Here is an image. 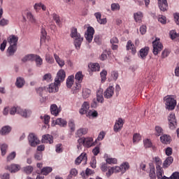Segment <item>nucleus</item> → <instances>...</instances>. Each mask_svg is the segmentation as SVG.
Wrapping results in <instances>:
<instances>
[{"label": "nucleus", "instance_id": "1", "mask_svg": "<svg viewBox=\"0 0 179 179\" xmlns=\"http://www.w3.org/2000/svg\"><path fill=\"white\" fill-rule=\"evenodd\" d=\"M70 36L74 40V45L76 48L79 50L80 45H82L83 38L80 36V34L78 33V29L76 28H71Z\"/></svg>", "mask_w": 179, "mask_h": 179}, {"label": "nucleus", "instance_id": "2", "mask_svg": "<svg viewBox=\"0 0 179 179\" xmlns=\"http://www.w3.org/2000/svg\"><path fill=\"white\" fill-rule=\"evenodd\" d=\"M165 105L166 110H174L176 108V106H177V101L171 97L170 96H166L164 98Z\"/></svg>", "mask_w": 179, "mask_h": 179}, {"label": "nucleus", "instance_id": "3", "mask_svg": "<svg viewBox=\"0 0 179 179\" xmlns=\"http://www.w3.org/2000/svg\"><path fill=\"white\" fill-rule=\"evenodd\" d=\"M28 142L29 145H30L32 148H36L37 145L40 144V140L37 136L34 133H30L28 136Z\"/></svg>", "mask_w": 179, "mask_h": 179}, {"label": "nucleus", "instance_id": "4", "mask_svg": "<svg viewBox=\"0 0 179 179\" xmlns=\"http://www.w3.org/2000/svg\"><path fill=\"white\" fill-rule=\"evenodd\" d=\"M160 39L156 38L155 41L152 42L153 50L152 52L154 55H157L162 50H163V45L160 43Z\"/></svg>", "mask_w": 179, "mask_h": 179}, {"label": "nucleus", "instance_id": "5", "mask_svg": "<svg viewBox=\"0 0 179 179\" xmlns=\"http://www.w3.org/2000/svg\"><path fill=\"white\" fill-rule=\"evenodd\" d=\"M66 77V73H65V71L61 69L57 72V76L55 78V82H56L57 85H61L62 82H64L65 80Z\"/></svg>", "mask_w": 179, "mask_h": 179}, {"label": "nucleus", "instance_id": "6", "mask_svg": "<svg viewBox=\"0 0 179 179\" xmlns=\"http://www.w3.org/2000/svg\"><path fill=\"white\" fill-rule=\"evenodd\" d=\"M169 125L170 129H176V127L177 126V120L176 119V115L173 113L169 114L168 117Z\"/></svg>", "mask_w": 179, "mask_h": 179}, {"label": "nucleus", "instance_id": "7", "mask_svg": "<svg viewBox=\"0 0 179 179\" xmlns=\"http://www.w3.org/2000/svg\"><path fill=\"white\" fill-rule=\"evenodd\" d=\"M94 35V28L92 27H88L87 31L85 34V37L88 41V43H90L93 40V36Z\"/></svg>", "mask_w": 179, "mask_h": 179}, {"label": "nucleus", "instance_id": "8", "mask_svg": "<svg viewBox=\"0 0 179 179\" xmlns=\"http://www.w3.org/2000/svg\"><path fill=\"white\" fill-rule=\"evenodd\" d=\"M122 127H124V120L122 118L120 117L116 120L113 127L114 132H120V129H122Z\"/></svg>", "mask_w": 179, "mask_h": 179}, {"label": "nucleus", "instance_id": "9", "mask_svg": "<svg viewBox=\"0 0 179 179\" xmlns=\"http://www.w3.org/2000/svg\"><path fill=\"white\" fill-rule=\"evenodd\" d=\"M87 163V155L85 152L81 153V155L76 158L75 163L78 166L80 163Z\"/></svg>", "mask_w": 179, "mask_h": 179}, {"label": "nucleus", "instance_id": "10", "mask_svg": "<svg viewBox=\"0 0 179 179\" xmlns=\"http://www.w3.org/2000/svg\"><path fill=\"white\" fill-rule=\"evenodd\" d=\"M158 1V6L162 12H166L167 9H169V3H167V0H157Z\"/></svg>", "mask_w": 179, "mask_h": 179}, {"label": "nucleus", "instance_id": "11", "mask_svg": "<svg viewBox=\"0 0 179 179\" xmlns=\"http://www.w3.org/2000/svg\"><path fill=\"white\" fill-rule=\"evenodd\" d=\"M114 87L109 86L103 93L105 99H111V97L114 96Z\"/></svg>", "mask_w": 179, "mask_h": 179}, {"label": "nucleus", "instance_id": "12", "mask_svg": "<svg viewBox=\"0 0 179 179\" xmlns=\"http://www.w3.org/2000/svg\"><path fill=\"white\" fill-rule=\"evenodd\" d=\"M97 143V140H95L94 142H93V138L88 137L84 138V146L85 148H92V146H94L96 143Z\"/></svg>", "mask_w": 179, "mask_h": 179}, {"label": "nucleus", "instance_id": "13", "mask_svg": "<svg viewBox=\"0 0 179 179\" xmlns=\"http://www.w3.org/2000/svg\"><path fill=\"white\" fill-rule=\"evenodd\" d=\"M18 114L22 117H24V118H29V117L31 115V110L29 109H22L20 108V109H18Z\"/></svg>", "mask_w": 179, "mask_h": 179}, {"label": "nucleus", "instance_id": "14", "mask_svg": "<svg viewBox=\"0 0 179 179\" xmlns=\"http://www.w3.org/2000/svg\"><path fill=\"white\" fill-rule=\"evenodd\" d=\"M59 85L60 84H57V82L55 81V83L49 85L48 92H49V93H57V92H58L59 89V87H58L59 86Z\"/></svg>", "mask_w": 179, "mask_h": 179}, {"label": "nucleus", "instance_id": "15", "mask_svg": "<svg viewBox=\"0 0 179 179\" xmlns=\"http://www.w3.org/2000/svg\"><path fill=\"white\" fill-rule=\"evenodd\" d=\"M149 50L150 48L148 46L141 48L138 53L139 57H141L142 59H145V58H146L149 54Z\"/></svg>", "mask_w": 179, "mask_h": 179}, {"label": "nucleus", "instance_id": "16", "mask_svg": "<svg viewBox=\"0 0 179 179\" xmlns=\"http://www.w3.org/2000/svg\"><path fill=\"white\" fill-rule=\"evenodd\" d=\"M19 41V37L15 35H11L8 37V41L10 45L17 47V41Z\"/></svg>", "mask_w": 179, "mask_h": 179}, {"label": "nucleus", "instance_id": "17", "mask_svg": "<svg viewBox=\"0 0 179 179\" xmlns=\"http://www.w3.org/2000/svg\"><path fill=\"white\" fill-rule=\"evenodd\" d=\"M89 108H90V105L87 101H85L79 110L80 114H81V115L87 114V111H89Z\"/></svg>", "mask_w": 179, "mask_h": 179}, {"label": "nucleus", "instance_id": "18", "mask_svg": "<svg viewBox=\"0 0 179 179\" xmlns=\"http://www.w3.org/2000/svg\"><path fill=\"white\" fill-rule=\"evenodd\" d=\"M17 51V46L10 45L6 52V57H13Z\"/></svg>", "mask_w": 179, "mask_h": 179}, {"label": "nucleus", "instance_id": "19", "mask_svg": "<svg viewBox=\"0 0 179 179\" xmlns=\"http://www.w3.org/2000/svg\"><path fill=\"white\" fill-rule=\"evenodd\" d=\"M50 113L55 117H58V115L61 113V109L58 108L57 104H52L50 106Z\"/></svg>", "mask_w": 179, "mask_h": 179}, {"label": "nucleus", "instance_id": "20", "mask_svg": "<svg viewBox=\"0 0 179 179\" xmlns=\"http://www.w3.org/2000/svg\"><path fill=\"white\" fill-rule=\"evenodd\" d=\"M43 143H54V137L50 134L43 135L42 137Z\"/></svg>", "mask_w": 179, "mask_h": 179}, {"label": "nucleus", "instance_id": "21", "mask_svg": "<svg viewBox=\"0 0 179 179\" xmlns=\"http://www.w3.org/2000/svg\"><path fill=\"white\" fill-rule=\"evenodd\" d=\"M7 170H8L10 173H17V171L20 170V165L12 164L11 165L7 166Z\"/></svg>", "mask_w": 179, "mask_h": 179}, {"label": "nucleus", "instance_id": "22", "mask_svg": "<svg viewBox=\"0 0 179 179\" xmlns=\"http://www.w3.org/2000/svg\"><path fill=\"white\" fill-rule=\"evenodd\" d=\"M174 162L173 157H168L162 164L163 169H167Z\"/></svg>", "mask_w": 179, "mask_h": 179}, {"label": "nucleus", "instance_id": "23", "mask_svg": "<svg viewBox=\"0 0 179 179\" xmlns=\"http://www.w3.org/2000/svg\"><path fill=\"white\" fill-rule=\"evenodd\" d=\"M24 83H26L24 78L22 77L17 78L16 82H15V86H17L18 89H22V87L24 86Z\"/></svg>", "mask_w": 179, "mask_h": 179}, {"label": "nucleus", "instance_id": "24", "mask_svg": "<svg viewBox=\"0 0 179 179\" xmlns=\"http://www.w3.org/2000/svg\"><path fill=\"white\" fill-rule=\"evenodd\" d=\"M56 125H59V127H62L63 128H65L66 125H68V122L65 119L62 118H57L55 121Z\"/></svg>", "mask_w": 179, "mask_h": 179}, {"label": "nucleus", "instance_id": "25", "mask_svg": "<svg viewBox=\"0 0 179 179\" xmlns=\"http://www.w3.org/2000/svg\"><path fill=\"white\" fill-rule=\"evenodd\" d=\"M126 48L128 51L129 50H131V53L135 55V53L136 52V48H135V45L132 44L131 41H127Z\"/></svg>", "mask_w": 179, "mask_h": 179}, {"label": "nucleus", "instance_id": "26", "mask_svg": "<svg viewBox=\"0 0 179 179\" xmlns=\"http://www.w3.org/2000/svg\"><path fill=\"white\" fill-rule=\"evenodd\" d=\"M53 57L57 62V64H58V65L62 68V66H64L65 65V61H64V59L59 58V56H58V55L57 54H54Z\"/></svg>", "mask_w": 179, "mask_h": 179}, {"label": "nucleus", "instance_id": "27", "mask_svg": "<svg viewBox=\"0 0 179 179\" xmlns=\"http://www.w3.org/2000/svg\"><path fill=\"white\" fill-rule=\"evenodd\" d=\"M36 57V55L30 54L27 55L22 59V62H27L29 61H31V62H33L34 61V58Z\"/></svg>", "mask_w": 179, "mask_h": 179}, {"label": "nucleus", "instance_id": "28", "mask_svg": "<svg viewBox=\"0 0 179 179\" xmlns=\"http://www.w3.org/2000/svg\"><path fill=\"white\" fill-rule=\"evenodd\" d=\"M142 17H143V13L142 12L138 11L134 13V19L137 23L142 20Z\"/></svg>", "mask_w": 179, "mask_h": 179}, {"label": "nucleus", "instance_id": "29", "mask_svg": "<svg viewBox=\"0 0 179 179\" xmlns=\"http://www.w3.org/2000/svg\"><path fill=\"white\" fill-rule=\"evenodd\" d=\"M12 131V128L10 126H4L0 130L1 135H8Z\"/></svg>", "mask_w": 179, "mask_h": 179}, {"label": "nucleus", "instance_id": "30", "mask_svg": "<svg viewBox=\"0 0 179 179\" xmlns=\"http://www.w3.org/2000/svg\"><path fill=\"white\" fill-rule=\"evenodd\" d=\"M27 18L28 19L29 22H30V23H32L33 24H36L37 23L36 17H34V15H33L31 12L27 13Z\"/></svg>", "mask_w": 179, "mask_h": 179}, {"label": "nucleus", "instance_id": "31", "mask_svg": "<svg viewBox=\"0 0 179 179\" xmlns=\"http://www.w3.org/2000/svg\"><path fill=\"white\" fill-rule=\"evenodd\" d=\"M34 61H35L36 62V66L38 68H40L41 66V65H43V59L41 58V57L35 55V57L34 59Z\"/></svg>", "mask_w": 179, "mask_h": 179}, {"label": "nucleus", "instance_id": "32", "mask_svg": "<svg viewBox=\"0 0 179 179\" xmlns=\"http://www.w3.org/2000/svg\"><path fill=\"white\" fill-rule=\"evenodd\" d=\"M52 171V167H51V166H46V167H43L41 169V173L43 176H48L50 174V173H51Z\"/></svg>", "mask_w": 179, "mask_h": 179}, {"label": "nucleus", "instance_id": "33", "mask_svg": "<svg viewBox=\"0 0 179 179\" xmlns=\"http://www.w3.org/2000/svg\"><path fill=\"white\" fill-rule=\"evenodd\" d=\"M160 141L162 143H170V141H171V138L170 136L167 134H164L160 137Z\"/></svg>", "mask_w": 179, "mask_h": 179}, {"label": "nucleus", "instance_id": "34", "mask_svg": "<svg viewBox=\"0 0 179 179\" xmlns=\"http://www.w3.org/2000/svg\"><path fill=\"white\" fill-rule=\"evenodd\" d=\"M75 79L78 83H82L83 80V74L82 73V71H78L76 73Z\"/></svg>", "mask_w": 179, "mask_h": 179}, {"label": "nucleus", "instance_id": "35", "mask_svg": "<svg viewBox=\"0 0 179 179\" xmlns=\"http://www.w3.org/2000/svg\"><path fill=\"white\" fill-rule=\"evenodd\" d=\"M153 160L156 165V169H160L162 168V164H163V162L162 161V159L159 157H155L153 158Z\"/></svg>", "mask_w": 179, "mask_h": 179}, {"label": "nucleus", "instance_id": "36", "mask_svg": "<svg viewBox=\"0 0 179 179\" xmlns=\"http://www.w3.org/2000/svg\"><path fill=\"white\" fill-rule=\"evenodd\" d=\"M73 79H75V76H70L68 77L66 80V86L69 89H71L73 85Z\"/></svg>", "mask_w": 179, "mask_h": 179}, {"label": "nucleus", "instance_id": "37", "mask_svg": "<svg viewBox=\"0 0 179 179\" xmlns=\"http://www.w3.org/2000/svg\"><path fill=\"white\" fill-rule=\"evenodd\" d=\"M86 134H87V128H80L76 132V135L79 138H80V136H83V135H86Z\"/></svg>", "mask_w": 179, "mask_h": 179}, {"label": "nucleus", "instance_id": "38", "mask_svg": "<svg viewBox=\"0 0 179 179\" xmlns=\"http://www.w3.org/2000/svg\"><path fill=\"white\" fill-rule=\"evenodd\" d=\"M103 90H99L96 92V101L98 103H103L104 101V97L102 95Z\"/></svg>", "mask_w": 179, "mask_h": 179}, {"label": "nucleus", "instance_id": "39", "mask_svg": "<svg viewBox=\"0 0 179 179\" xmlns=\"http://www.w3.org/2000/svg\"><path fill=\"white\" fill-rule=\"evenodd\" d=\"M129 169V163H128L127 162H123L120 165L121 173H125L127 170H128Z\"/></svg>", "mask_w": 179, "mask_h": 179}, {"label": "nucleus", "instance_id": "40", "mask_svg": "<svg viewBox=\"0 0 179 179\" xmlns=\"http://www.w3.org/2000/svg\"><path fill=\"white\" fill-rule=\"evenodd\" d=\"M47 38V31L44 28L41 29V43H44L45 38Z\"/></svg>", "mask_w": 179, "mask_h": 179}, {"label": "nucleus", "instance_id": "41", "mask_svg": "<svg viewBox=\"0 0 179 179\" xmlns=\"http://www.w3.org/2000/svg\"><path fill=\"white\" fill-rule=\"evenodd\" d=\"M91 68V71L92 72H96V71H100V65L99 64V63H93L92 64H90Z\"/></svg>", "mask_w": 179, "mask_h": 179}, {"label": "nucleus", "instance_id": "42", "mask_svg": "<svg viewBox=\"0 0 179 179\" xmlns=\"http://www.w3.org/2000/svg\"><path fill=\"white\" fill-rule=\"evenodd\" d=\"M92 93V91L87 88L83 89V99H87L90 97V94Z\"/></svg>", "mask_w": 179, "mask_h": 179}, {"label": "nucleus", "instance_id": "43", "mask_svg": "<svg viewBox=\"0 0 179 179\" xmlns=\"http://www.w3.org/2000/svg\"><path fill=\"white\" fill-rule=\"evenodd\" d=\"M100 76L101 79V83H104V82H106V80H107V71L103 70L102 71H101Z\"/></svg>", "mask_w": 179, "mask_h": 179}, {"label": "nucleus", "instance_id": "44", "mask_svg": "<svg viewBox=\"0 0 179 179\" xmlns=\"http://www.w3.org/2000/svg\"><path fill=\"white\" fill-rule=\"evenodd\" d=\"M150 179H156V170L155 169V166H152L150 169Z\"/></svg>", "mask_w": 179, "mask_h": 179}, {"label": "nucleus", "instance_id": "45", "mask_svg": "<svg viewBox=\"0 0 179 179\" xmlns=\"http://www.w3.org/2000/svg\"><path fill=\"white\" fill-rule=\"evenodd\" d=\"M106 162L108 164H117L118 160L116 158L108 157L106 159Z\"/></svg>", "mask_w": 179, "mask_h": 179}, {"label": "nucleus", "instance_id": "46", "mask_svg": "<svg viewBox=\"0 0 179 179\" xmlns=\"http://www.w3.org/2000/svg\"><path fill=\"white\" fill-rule=\"evenodd\" d=\"M0 149L2 156H5V155H6V150H8V144H1Z\"/></svg>", "mask_w": 179, "mask_h": 179}, {"label": "nucleus", "instance_id": "47", "mask_svg": "<svg viewBox=\"0 0 179 179\" xmlns=\"http://www.w3.org/2000/svg\"><path fill=\"white\" fill-rule=\"evenodd\" d=\"M156 170L157 179H161L163 177V174H164L163 168H157Z\"/></svg>", "mask_w": 179, "mask_h": 179}, {"label": "nucleus", "instance_id": "48", "mask_svg": "<svg viewBox=\"0 0 179 179\" xmlns=\"http://www.w3.org/2000/svg\"><path fill=\"white\" fill-rule=\"evenodd\" d=\"M68 126L70 128L71 132H74L76 129V126H75V120H70L68 122Z\"/></svg>", "mask_w": 179, "mask_h": 179}, {"label": "nucleus", "instance_id": "49", "mask_svg": "<svg viewBox=\"0 0 179 179\" xmlns=\"http://www.w3.org/2000/svg\"><path fill=\"white\" fill-rule=\"evenodd\" d=\"M52 17L56 24H57V26H61V20L59 19V15H57V13H53Z\"/></svg>", "mask_w": 179, "mask_h": 179}, {"label": "nucleus", "instance_id": "50", "mask_svg": "<svg viewBox=\"0 0 179 179\" xmlns=\"http://www.w3.org/2000/svg\"><path fill=\"white\" fill-rule=\"evenodd\" d=\"M45 61L48 64H54V58L52 56H51V55H50V53H47L45 55Z\"/></svg>", "mask_w": 179, "mask_h": 179}, {"label": "nucleus", "instance_id": "51", "mask_svg": "<svg viewBox=\"0 0 179 179\" xmlns=\"http://www.w3.org/2000/svg\"><path fill=\"white\" fill-rule=\"evenodd\" d=\"M41 119L43 121L44 124L47 125L49 124L51 117L48 115H45L44 116H41Z\"/></svg>", "mask_w": 179, "mask_h": 179}, {"label": "nucleus", "instance_id": "52", "mask_svg": "<svg viewBox=\"0 0 179 179\" xmlns=\"http://www.w3.org/2000/svg\"><path fill=\"white\" fill-rule=\"evenodd\" d=\"M33 170H34V169L31 166L24 167V172L26 173V174H31V173H33Z\"/></svg>", "mask_w": 179, "mask_h": 179}, {"label": "nucleus", "instance_id": "53", "mask_svg": "<svg viewBox=\"0 0 179 179\" xmlns=\"http://www.w3.org/2000/svg\"><path fill=\"white\" fill-rule=\"evenodd\" d=\"M141 139H142V138L141 137V134L136 133L134 134L133 136V143H136L138 142H139V141H141Z\"/></svg>", "mask_w": 179, "mask_h": 179}, {"label": "nucleus", "instance_id": "54", "mask_svg": "<svg viewBox=\"0 0 179 179\" xmlns=\"http://www.w3.org/2000/svg\"><path fill=\"white\" fill-rule=\"evenodd\" d=\"M20 107H13L10 110V115H15V114H19V110Z\"/></svg>", "mask_w": 179, "mask_h": 179}, {"label": "nucleus", "instance_id": "55", "mask_svg": "<svg viewBox=\"0 0 179 179\" xmlns=\"http://www.w3.org/2000/svg\"><path fill=\"white\" fill-rule=\"evenodd\" d=\"M169 36L171 40H174L177 38V37H178V34L177 33V31H176V30H171L169 32Z\"/></svg>", "mask_w": 179, "mask_h": 179}, {"label": "nucleus", "instance_id": "56", "mask_svg": "<svg viewBox=\"0 0 179 179\" xmlns=\"http://www.w3.org/2000/svg\"><path fill=\"white\" fill-rule=\"evenodd\" d=\"M78 176V170L76 169H72L70 171V173L69 175V178H72V177H76Z\"/></svg>", "mask_w": 179, "mask_h": 179}, {"label": "nucleus", "instance_id": "57", "mask_svg": "<svg viewBox=\"0 0 179 179\" xmlns=\"http://www.w3.org/2000/svg\"><path fill=\"white\" fill-rule=\"evenodd\" d=\"M155 132H156L157 136H160V135H163V129L159 126H156Z\"/></svg>", "mask_w": 179, "mask_h": 179}, {"label": "nucleus", "instance_id": "58", "mask_svg": "<svg viewBox=\"0 0 179 179\" xmlns=\"http://www.w3.org/2000/svg\"><path fill=\"white\" fill-rule=\"evenodd\" d=\"M52 76L51 73H46L43 76L42 80L45 82H50L52 79Z\"/></svg>", "mask_w": 179, "mask_h": 179}, {"label": "nucleus", "instance_id": "59", "mask_svg": "<svg viewBox=\"0 0 179 179\" xmlns=\"http://www.w3.org/2000/svg\"><path fill=\"white\" fill-rule=\"evenodd\" d=\"M121 9V7L120 6V4L117 3H113L111 4V10L115 11V10H120Z\"/></svg>", "mask_w": 179, "mask_h": 179}, {"label": "nucleus", "instance_id": "60", "mask_svg": "<svg viewBox=\"0 0 179 179\" xmlns=\"http://www.w3.org/2000/svg\"><path fill=\"white\" fill-rule=\"evenodd\" d=\"M112 80H117L118 79V71H112L110 73Z\"/></svg>", "mask_w": 179, "mask_h": 179}, {"label": "nucleus", "instance_id": "61", "mask_svg": "<svg viewBox=\"0 0 179 179\" xmlns=\"http://www.w3.org/2000/svg\"><path fill=\"white\" fill-rule=\"evenodd\" d=\"M0 179H10V175L8 173H1Z\"/></svg>", "mask_w": 179, "mask_h": 179}, {"label": "nucleus", "instance_id": "62", "mask_svg": "<svg viewBox=\"0 0 179 179\" xmlns=\"http://www.w3.org/2000/svg\"><path fill=\"white\" fill-rule=\"evenodd\" d=\"M145 148H152V141L149 139H145L143 141Z\"/></svg>", "mask_w": 179, "mask_h": 179}, {"label": "nucleus", "instance_id": "63", "mask_svg": "<svg viewBox=\"0 0 179 179\" xmlns=\"http://www.w3.org/2000/svg\"><path fill=\"white\" fill-rule=\"evenodd\" d=\"M173 17H174V21L175 23L179 26V13H176L173 14Z\"/></svg>", "mask_w": 179, "mask_h": 179}, {"label": "nucleus", "instance_id": "64", "mask_svg": "<svg viewBox=\"0 0 179 179\" xmlns=\"http://www.w3.org/2000/svg\"><path fill=\"white\" fill-rule=\"evenodd\" d=\"M169 179H179V172H173Z\"/></svg>", "mask_w": 179, "mask_h": 179}]
</instances>
